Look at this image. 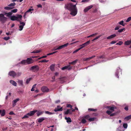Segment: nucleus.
<instances>
[{"label": "nucleus", "mask_w": 131, "mask_h": 131, "mask_svg": "<svg viewBox=\"0 0 131 131\" xmlns=\"http://www.w3.org/2000/svg\"><path fill=\"white\" fill-rule=\"evenodd\" d=\"M77 3L78 2H77L75 5H73L72 3H70L65 5V7L71 12L70 14L73 16H75L77 13V9L76 6Z\"/></svg>", "instance_id": "obj_1"}, {"label": "nucleus", "mask_w": 131, "mask_h": 131, "mask_svg": "<svg viewBox=\"0 0 131 131\" xmlns=\"http://www.w3.org/2000/svg\"><path fill=\"white\" fill-rule=\"evenodd\" d=\"M107 108L110 110V111H107V114L110 115V116H113L117 114V112L112 113V112L114 111L115 109H116V107L115 106H107Z\"/></svg>", "instance_id": "obj_2"}, {"label": "nucleus", "mask_w": 131, "mask_h": 131, "mask_svg": "<svg viewBox=\"0 0 131 131\" xmlns=\"http://www.w3.org/2000/svg\"><path fill=\"white\" fill-rule=\"evenodd\" d=\"M34 60L31 58H28L26 60H24L21 61L19 64H21L23 65L29 64L33 63Z\"/></svg>", "instance_id": "obj_3"}, {"label": "nucleus", "mask_w": 131, "mask_h": 131, "mask_svg": "<svg viewBox=\"0 0 131 131\" xmlns=\"http://www.w3.org/2000/svg\"><path fill=\"white\" fill-rule=\"evenodd\" d=\"M8 18L4 16V15L3 14H0V22L2 24H4Z\"/></svg>", "instance_id": "obj_4"}, {"label": "nucleus", "mask_w": 131, "mask_h": 131, "mask_svg": "<svg viewBox=\"0 0 131 131\" xmlns=\"http://www.w3.org/2000/svg\"><path fill=\"white\" fill-rule=\"evenodd\" d=\"M39 67L37 65L32 66L31 67L30 69V70L34 72H37L39 71Z\"/></svg>", "instance_id": "obj_5"}, {"label": "nucleus", "mask_w": 131, "mask_h": 131, "mask_svg": "<svg viewBox=\"0 0 131 131\" xmlns=\"http://www.w3.org/2000/svg\"><path fill=\"white\" fill-rule=\"evenodd\" d=\"M42 91L43 92H48L49 91V89L46 86H43L41 89Z\"/></svg>", "instance_id": "obj_6"}, {"label": "nucleus", "mask_w": 131, "mask_h": 131, "mask_svg": "<svg viewBox=\"0 0 131 131\" xmlns=\"http://www.w3.org/2000/svg\"><path fill=\"white\" fill-rule=\"evenodd\" d=\"M63 110V108L62 107H61L60 106L58 105L57 107L55 108L54 111L55 112H57L58 111H62Z\"/></svg>", "instance_id": "obj_7"}, {"label": "nucleus", "mask_w": 131, "mask_h": 131, "mask_svg": "<svg viewBox=\"0 0 131 131\" xmlns=\"http://www.w3.org/2000/svg\"><path fill=\"white\" fill-rule=\"evenodd\" d=\"M73 67L71 66L70 65H69L66 66H65L63 67L62 68V70H64L66 69H67L68 70H70L72 69Z\"/></svg>", "instance_id": "obj_8"}, {"label": "nucleus", "mask_w": 131, "mask_h": 131, "mask_svg": "<svg viewBox=\"0 0 131 131\" xmlns=\"http://www.w3.org/2000/svg\"><path fill=\"white\" fill-rule=\"evenodd\" d=\"M20 24L21 25L19 26V30L20 31H21L23 30V26L25 25V23L24 22H21V21H20Z\"/></svg>", "instance_id": "obj_9"}, {"label": "nucleus", "mask_w": 131, "mask_h": 131, "mask_svg": "<svg viewBox=\"0 0 131 131\" xmlns=\"http://www.w3.org/2000/svg\"><path fill=\"white\" fill-rule=\"evenodd\" d=\"M37 112V111L36 110H34L33 111H30L27 114V115L29 116H31L33 115L35 113Z\"/></svg>", "instance_id": "obj_10"}, {"label": "nucleus", "mask_w": 131, "mask_h": 131, "mask_svg": "<svg viewBox=\"0 0 131 131\" xmlns=\"http://www.w3.org/2000/svg\"><path fill=\"white\" fill-rule=\"evenodd\" d=\"M9 75L13 77H15L16 75V73L14 71H11L9 73Z\"/></svg>", "instance_id": "obj_11"}, {"label": "nucleus", "mask_w": 131, "mask_h": 131, "mask_svg": "<svg viewBox=\"0 0 131 131\" xmlns=\"http://www.w3.org/2000/svg\"><path fill=\"white\" fill-rule=\"evenodd\" d=\"M68 45L69 43H68L65 44L64 45H61L57 48V49H58V50L61 49L63 48L66 47Z\"/></svg>", "instance_id": "obj_12"}, {"label": "nucleus", "mask_w": 131, "mask_h": 131, "mask_svg": "<svg viewBox=\"0 0 131 131\" xmlns=\"http://www.w3.org/2000/svg\"><path fill=\"white\" fill-rule=\"evenodd\" d=\"M66 79V77H63L59 78H58V79L60 81V83H63L65 82Z\"/></svg>", "instance_id": "obj_13"}, {"label": "nucleus", "mask_w": 131, "mask_h": 131, "mask_svg": "<svg viewBox=\"0 0 131 131\" xmlns=\"http://www.w3.org/2000/svg\"><path fill=\"white\" fill-rule=\"evenodd\" d=\"M93 7L92 5H91L86 7L84 9V11L85 12H87L89 10L91 9Z\"/></svg>", "instance_id": "obj_14"}, {"label": "nucleus", "mask_w": 131, "mask_h": 131, "mask_svg": "<svg viewBox=\"0 0 131 131\" xmlns=\"http://www.w3.org/2000/svg\"><path fill=\"white\" fill-rule=\"evenodd\" d=\"M10 19L12 20V21H19L18 20V18L17 17L15 16H12L11 17H10Z\"/></svg>", "instance_id": "obj_15"}, {"label": "nucleus", "mask_w": 131, "mask_h": 131, "mask_svg": "<svg viewBox=\"0 0 131 131\" xmlns=\"http://www.w3.org/2000/svg\"><path fill=\"white\" fill-rule=\"evenodd\" d=\"M6 112L4 110H3L2 111V110H0V114L2 116H5V114Z\"/></svg>", "instance_id": "obj_16"}, {"label": "nucleus", "mask_w": 131, "mask_h": 131, "mask_svg": "<svg viewBox=\"0 0 131 131\" xmlns=\"http://www.w3.org/2000/svg\"><path fill=\"white\" fill-rule=\"evenodd\" d=\"M4 14V15H6V17H10H10L12 16V13L11 12H9L8 13L5 12Z\"/></svg>", "instance_id": "obj_17"}, {"label": "nucleus", "mask_w": 131, "mask_h": 131, "mask_svg": "<svg viewBox=\"0 0 131 131\" xmlns=\"http://www.w3.org/2000/svg\"><path fill=\"white\" fill-rule=\"evenodd\" d=\"M95 57V56H93L91 57H90L89 58H84L83 59V60L84 61H87L88 60H90V59L94 58Z\"/></svg>", "instance_id": "obj_18"}, {"label": "nucleus", "mask_w": 131, "mask_h": 131, "mask_svg": "<svg viewBox=\"0 0 131 131\" xmlns=\"http://www.w3.org/2000/svg\"><path fill=\"white\" fill-rule=\"evenodd\" d=\"M10 83L12 84L13 85L15 86H17V83L14 81L12 80H11L10 81Z\"/></svg>", "instance_id": "obj_19"}, {"label": "nucleus", "mask_w": 131, "mask_h": 131, "mask_svg": "<svg viewBox=\"0 0 131 131\" xmlns=\"http://www.w3.org/2000/svg\"><path fill=\"white\" fill-rule=\"evenodd\" d=\"M78 61V60L76 59L75 60L71 62H70L69 63V65L72 64V65H74Z\"/></svg>", "instance_id": "obj_20"}, {"label": "nucleus", "mask_w": 131, "mask_h": 131, "mask_svg": "<svg viewBox=\"0 0 131 131\" xmlns=\"http://www.w3.org/2000/svg\"><path fill=\"white\" fill-rule=\"evenodd\" d=\"M124 129L122 126H120L117 129V131H124Z\"/></svg>", "instance_id": "obj_21"}, {"label": "nucleus", "mask_w": 131, "mask_h": 131, "mask_svg": "<svg viewBox=\"0 0 131 131\" xmlns=\"http://www.w3.org/2000/svg\"><path fill=\"white\" fill-rule=\"evenodd\" d=\"M71 109H68L67 110V111L64 112V113L65 114H71V112H70Z\"/></svg>", "instance_id": "obj_22"}, {"label": "nucleus", "mask_w": 131, "mask_h": 131, "mask_svg": "<svg viewBox=\"0 0 131 131\" xmlns=\"http://www.w3.org/2000/svg\"><path fill=\"white\" fill-rule=\"evenodd\" d=\"M43 111H38L37 113V116H39L40 115L43 114Z\"/></svg>", "instance_id": "obj_23"}, {"label": "nucleus", "mask_w": 131, "mask_h": 131, "mask_svg": "<svg viewBox=\"0 0 131 131\" xmlns=\"http://www.w3.org/2000/svg\"><path fill=\"white\" fill-rule=\"evenodd\" d=\"M116 35L115 34H114L112 35H111L110 36H109L107 37V39H112L113 38L115 37L116 36Z\"/></svg>", "instance_id": "obj_24"}, {"label": "nucleus", "mask_w": 131, "mask_h": 131, "mask_svg": "<svg viewBox=\"0 0 131 131\" xmlns=\"http://www.w3.org/2000/svg\"><path fill=\"white\" fill-rule=\"evenodd\" d=\"M90 40H89L83 44V45L84 46V47L86 46L89 45L90 43Z\"/></svg>", "instance_id": "obj_25"}, {"label": "nucleus", "mask_w": 131, "mask_h": 131, "mask_svg": "<svg viewBox=\"0 0 131 131\" xmlns=\"http://www.w3.org/2000/svg\"><path fill=\"white\" fill-rule=\"evenodd\" d=\"M65 119L66 120L67 122L68 123H70L71 122V118L69 117H68V118L67 117H65Z\"/></svg>", "instance_id": "obj_26"}, {"label": "nucleus", "mask_w": 131, "mask_h": 131, "mask_svg": "<svg viewBox=\"0 0 131 131\" xmlns=\"http://www.w3.org/2000/svg\"><path fill=\"white\" fill-rule=\"evenodd\" d=\"M45 119V118H39L38 119V122L39 123L42 122Z\"/></svg>", "instance_id": "obj_27"}, {"label": "nucleus", "mask_w": 131, "mask_h": 131, "mask_svg": "<svg viewBox=\"0 0 131 131\" xmlns=\"http://www.w3.org/2000/svg\"><path fill=\"white\" fill-rule=\"evenodd\" d=\"M131 119V115L128 116L124 118V119L126 121H128L129 119Z\"/></svg>", "instance_id": "obj_28"}, {"label": "nucleus", "mask_w": 131, "mask_h": 131, "mask_svg": "<svg viewBox=\"0 0 131 131\" xmlns=\"http://www.w3.org/2000/svg\"><path fill=\"white\" fill-rule=\"evenodd\" d=\"M131 43L130 40H128L125 42V44L126 45H129Z\"/></svg>", "instance_id": "obj_29"}, {"label": "nucleus", "mask_w": 131, "mask_h": 131, "mask_svg": "<svg viewBox=\"0 0 131 131\" xmlns=\"http://www.w3.org/2000/svg\"><path fill=\"white\" fill-rule=\"evenodd\" d=\"M13 8V7H4V9L6 10H10L12 9Z\"/></svg>", "instance_id": "obj_30"}, {"label": "nucleus", "mask_w": 131, "mask_h": 131, "mask_svg": "<svg viewBox=\"0 0 131 131\" xmlns=\"http://www.w3.org/2000/svg\"><path fill=\"white\" fill-rule=\"evenodd\" d=\"M16 5V3H11L8 5V6L9 7H13L14 6Z\"/></svg>", "instance_id": "obj_31"}, {"label": "nucleus", "mask_w": 131, "mask_h": 131, "mask_svg": "<svg viewBox=\"0 0 131 131\" xmlns=\"http://www.w3.org/2000/svg\"><path fill=\"white\" fill-rule=\"evenodd\" d=\"M41 50H37L33 51L31 53H37L40 52Z\"/></svg>", "instance_id": "obj_32"}, {"label": "nucleus", "mask_w": 131, "mask_h": 131, "mask_svg": "<svg viewBox=\"0 0 131 131\" xmlns=\"http://www.w3.org/2000/svg\"><path fill=\"white\" fill-rule=\"evenodd\" d=\"M54 66L53 65H52L50 66V69L52 71H53L54 70Z\"/></svg>", "instance_id": "obj_33"}, {"label": "nucleus", "mask_w": 131, "mask_h": 131, "mask_svg": "<svg viewBox=\"0 0 131 131\" xmlns=\"http://www.w3.org/2000/svg\"><path fill=\"white\" fill-rule=\"evenodd\" d=\"M124 21L123 20L119 22L118 23L119 24L122 25V26H125L124 24Z\"/></svg>", "instance_id": "obj_34"}, {"label": "nucleus", "mask_w": 131, "mask_h": 131, "mask_svg": "<svg viewBox=\"0 0 131 131\" xmlns=\"http://www.w3.org/2000/svg\"><path fill=\"white\" fill-rule=\"evenodd\" d=\"M89 111H94L96 112L97 111L96 109H94L92 108H89L88 110Z\"/></svg>", "instance_id": "obj_35"}, {"label": "nucleus", "mask_w": 131, "mask_h": 131, "mask_svg": "<svg viewBox=\"0 0 131 131\" xmlns=\"http://www.w3.org/2000/svg\"><path fill=\"white\" fill-rule=\"evenodd\" d=\"M31 79V78H30L29 79H27L26 81V83L27 84H28L29 82L30 81Z\"/></svg>", "instance_id": "obj_36"}, {"label": "nucleus", "mask_w": 131, "mask_h": 131, "mask_svg": "<svg viewBox=\"0 0 131 131\" xmlns=\"http://www.w3.org/2000/svg\"><path fill=\"white\" fill-rule=\"evenodd\" d=\"M17 9H15L13 10H12L11 11V12L12 13H15L17 12Z\"/></svg>", "instance_id": "obj_37"}, {"label": "nucleus", "mask_w": 131, "mask_h": 131, "mask_svg": "<svg viewBox=\"0 0 131 131\" xmlns=\"http://www.w3.org/2000/svg\"><path fill=\"white\" fill-rule=\"evenodd\" d=\"M125 31V29L124 28L121 29H119L118 30V31L119 32H121L122 31Z\"/></svg>", "instance_id": "obj_38"}, {"label": "nucleus", "mask_w": 131, "mask_h": 131, "mask_svg": "<svg viewBox=\"0 0 131 131\" xmlns=\"http://www.w3.org/2000/svg\"><path fill=\"white\" fill-rule=\"evenodd\" d=\"M84 118L85 119H88L89 120V119L90 118V116L89 115H87L84 117Z\"/></svg>", "instance_id": "obj_39"}, {"label": "nucleus", "mask_w": 131, "mask_h": 131, "mask_svg": "<svg viewBox=\"0 0 131 131\" xmlns=\"http://www.w3.org/2000/svg\"><path fill=\"white\" fill-rule=\"evenodd\" d=\"M95 119V118L94 117L90 118L89 119V121L90 122L93 121H94Z\"/></svg>", "instance_id": "obj_40"}, {"label": "nucleus", "mask_w": 131, "mask_h": 131, "mask_svg": "<svg viewBox=\"0 0 131 131\" xmlns=\"http://www.w3.org/2000/svg\"><path fill=\"white\" fill-rule=\"evenodd\" d=\"M45 113L46 114H48L49 115H52V114H54V113L50 112L48 111H45Z\"/></svg>", "instance_id": "obj_41"}, {"label": "nucleus", "mask_w": 131, "mask_h": 131, "mask_svg": "<svg viewBox=\"0 0 131 131\" xmlns=\"http://www.w3.org/2000/svg\"><path fill=\"white\" fill-rule=\"evenodd\" d=\"M19 100V98L16 99L13 101V103L16 104L17 102Z\"/></svg>", "instance_id": "obj_42"}, {"label": "nucleus", "mask_w": 131, "mask_h": 131, "mask_svg": "<svg viewBox=\"0 0 131 131\" xmlns=\"http://www.w3.org/2000/svg\"><path fill=\"white\" fill-rule=\"evenodd\" d=\"M49 61V60H46L45 59H44L39 61V62L42 63V62H48Z\"/></svg>", "instance_id": "obj_43"}, {"label": "nucleus", "mask_w": 131, "mask_h": 131, "mask_svg": "<svg viewBox=\"0 0 131 131\" xmlns=\"http://www.w3.org/2000/svg\"><path fill=\"white\" fill-rule=\"evenodd\" d=\"M123 43V42L122 41H119L118 43H116V45H121Z\"/></svg>", "instance_id": "obj_44"}, {"label": "nucleus", "mask_w": 131, "mask_h": 131, "mask_svg": "<svg viewBox=\"0 0 131 131\" xmlns=\"http://www.w3.org/2000/svg\"><path fill=\"white\" fill-rule=\"evenodd\" d=\"M123 127L125 128H126L127 127V124L126 123H124L123 124Z\"/></svg>", "instance_id": "obj_45"}, {"label": "nucleus", "mask_w": 131, "mask_h": 131, "mask_svg": "<svg viewBox=\"0 0 131 131\" xmlns=\"http://www.w3.org/2000/svg\"><path fill=\"white\" fill-rule=\"evenodd\" d=\"M101 35H100L99 36H98L96 37L94 39H93L92 41H93L95 40H97L100 37H101Z\"/></svg>", "instance_id": "obj_46"}, {"label": "nucleus", "mask_w": 131, "mask_h": 131, "mask_svg": "<svg viewBox=\"0 0 131 131\" xmlns=\"http://www.w3.org/2000/svg\"><path fill=\"white\" fill-rule=\"evenodd\" d=\"M81 122L83 124H85L86 122V120L84 119H83L82 120Z\"/></svg>", "instance_id": "obj_47"}, {"label": "nucleus", "mask_w": 131, "mask_h": 131, "mask_svg": "<svg viewBox=\"0 0 131 131\" xmlns=\"http://www.w3.org/2000/svg\"><path fill=\"white\" fill-rule=\"evenodd\" d=\"M97 34V33H95L94 34H93L92 35H91L89 36H88L87 37L89 38L90 37H93L94 36L96 35Z\"/></svg>", "instance_id": "obj_48"}, {"label": "nucleus", "mask_w": 131, "mask_h": 131, "mask_svg": "<svg viewBox=\"0 0 131 131\" xmlns=\"http://www.w3.org/2000/svg\"><path fill=\"white\" fill-rule=\"evenodd\" d=\"M16 73V75L17 77H18L20 76L21 74V72H17Z\"/></svg>", "instance_id": "obj_49"}, {"label": "nucleus", "mask_w": 131, "mask_h": 131, "mask_svg": "<svg viewBox=\"0 0 131 131\" xmlns=\"http://www.w3.org/2000/svg\"><path fill=\"white\" fill-rule=\"evenodd\" d=\"M18 82L21 85H23V81L22 80H19L18 81Z\"/></svg>", "instance_id": "obj_50"}, {"label": "nucleus", "mask_w": 131, "mask_h": 131, "mask_svg": "<svg viewBox=\"0 0 131 131\" xmlns=\"http://www.w3.org/2000/svg\"><path fill=\"white\" fill-rule=\"evenodd\" d=\"M131 20V17H129L126 20V22H128L129 21H130Z\"/></svg>", "instance_id": "obj_51"}, {"label": "nucleus", "mask_w": 131, "mask_h": 131, "mask_svg": "<svg viewBox=\"0 0 131 131\" xmlns=\"http://www.w3.org/2000/svg\"><path fill=\"white\" fill-rule=\"evenodd\" d=\"M57 52V51H55V52H53L52 53H49L47 54V56H49V55H51L52 54H53L55 53H56Z\"/></svg>", "instance_id": "obj_52"}, {"label": "nucleus", "mask_w": 131, "mask_h": 131, "mask_svg": "<svg viewBox=\"0 0 131 131\" xmlns=\"http://www.w3.org/2000/svg\"><path fill=\"white\" fill-rule=\"evenodd\" d=\"M22 15H18L17 17L18 18H18L21 19L22 18Z\"/></svg>", "instance_id": "obj_53"}, {"label": "nucleus", "mask_w": 131, "mask_h": 131, "mask_svg": "<svg viewBox=\"0 0 131 131\" xmlns=\"http://www.w3.org/2000/svg\"><path fill=\"white\" fill-rule=\"evenodd\" d=\"M34 10V9H29L27 12H26V13H27L28 12H29L30 11H32Z\"/></svg>", "instance_id": "obj_54"}, {"label": "nucleus", "mask_w": 131, "mask_h": 131, "mask_svg": "<svg viewBox=\"0 0 131 131\" xmlns=\"http://www.w3.org/2000/svg\"><path fill=\"white\" fill-rule=\"evenodd\" d=\"M28 115H27V114L26 115H25L24 116V117L22 118H28Z\"/></svg>", "instance_id": "obj_55"}, {"label": "nucleus", "mask_w": 131, "mask_h": 131, "mask_svg": "<svg viewBox=\"0 0 131 131\" xmlns=\"http://www.w3.org/2000/svg\"><path fill=\"white\" fill-rule=\"evenodd\" d=\"M67 107H68L71 108L72 107V106L70 104H67Z\"/></svg>", "instance_id": "obj_56"}, {"label": "nucleus", "mask_w": 131, "mask_h": 131, "mask_svg": "<svg viewBox=\"0 0 131 131\" xmlns=\"http://www.w3.org/2000/svg\"><path fill=\"white\" fill-rule=\"evenodd\" d=\"M37 6L38 8H42V5L40 4H39L38 5H37Z\"/></svg>", "instance_id": "obj_57"}, {"label": "nucleus", "mask_w": 131, "mask_h": 131, "mask_svg": "<svg viewBox=\"0 0 131 131\" xmlns=\"http://www.w3.org/2000/svg\"><path fill=\"white\" fill-rule=\"evenodd\" d=\"M117 42V41H112L110 43L111 44H114V43H116V42Z\"/></svg>", "instance_id": "obj_58"}, {"label": "nucleus", "mask_w": 131, "mask_h": 131, "mask_svg": "<svg viewBox=\"0 0 131 131\" xmlns=\"http://www.w3.org/2000/svg\"><path fill=\"white\" fill-rule=\"evenodd\" d=\"M9 39L10 37H5L4 38V39L6 40H8Z\"/></svg>", "instance_id": "obj_59"}, {"label": "nucleus", "mask_w": 131, "mask_h": 131, "mask_svg": "<svg viewBox=\"0 0 131 131\" xmlns=\"http://www.w3.org/2000/svg\"><path fill=\"white\" fill-rule=\"evenodd\" d=\"M52 78L53 79V80H52V82H53L54 81V80L55 79V76H53L52 77Z\"/></svg>", "instance_id": "obj_60"}, {"label": "nucleus", "mask_w": 131, "mask_h": 131, "mask_svg": "<svg viewBox=\"0 0 131 131\" xmlns=\"http://www.w3.org/2000/svg\"><path fill=\"white\" fill-rule=\"evenodd\" d=\"M47 57V56H42V57H41L39 58V59H41L42 58H46Z\"/></svg>", "instance_id": "obj_61"}, {"label": "nucleus", "mask_w": 131, "mask_h": 131, "mask_svg": "<svg viewBox=\"0 0 131 131\" xmlns=\"http://www.w3.org/2000/svg\"><path fill=\"white\" fill-rule=\"evenodd\" d=\"M89 0H83L82 1V2H88Z\"/></svg>", "instance_id": "obj_62"}, {"label": "nucleus", "mask_w": 131, "mask_h": 131, "mask_svg": "<svg viewBox=\"0 0 131 131\" xmlns=\"http://www.w3.org/2000/svg\"><path fill=\"white\" fill-rule=\"evenodd\" d=\"M99 58L100 59H103L104 58V56L103 55L99 57Z\"/></svg>", "instance_id": "obj_63"}, {"label": "nucleus", "mask_w": 131, "mask_h": 131, "mask_svg": "<svg viewBox=\"0 0 131 131\" xmlns=\"http://www.w3.org/2000/svg\"><path fill=\"white\" fill-rule=\"evenodd\" d=\"M60 102V101L59 100H57L55 102L56 103H59Z\"/></svg>", "instance_id": "obj_64"}]
</instances>
